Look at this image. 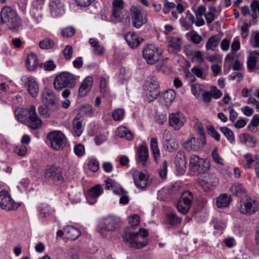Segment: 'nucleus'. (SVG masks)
<instances>
[{"label": "nucleus", "instance_id": "nucleus-1", "mask_svg": "<svg viewBox=\"0 0 259 259\" xmlns=\"http://www.w3.org/2000/svg\"><path fill=\"white\" fill-rule=\"evenodd\" d=\"M148 232L147 229L140 228L138 232L134 233L125 228L122 235L123 240L129 244L131 248L141 249L148 244Z\"/></svg>", "mask_w": 259, "mask_h": 259}, {"label": "nucleus", "instance_id": "nucleus-2", "mask_svg": "<svg viewBox=\"0 0 259 259\" xmlns=\"http://www.w3.org/2000/svg\"><path fill=\"white\" fill-rule=\"evenodd\" d=\"M21 19L17 12L9 6L3 7L1 11L0 24H6L10 29H16L21 25Z\"/></svg>", "mask_w": 259, "mask_h": 259}, {"label": "nucleus", "instance_id": "nucleus-3", "mask_svg": "<svg viewBox=\"0 0 259 259\" xmlns=\"http://www.w3.org/2000/svg\"><path fill=\"white\" fill-rule=\"evenodd\" d=\"M76 80L77 77L74 74L68 72H62L55 77L54 86L58 91L64 88L72 89L76 84Z\"/></svg>", "mask_w": 259, "mask_h": 259}, {"label": "nucleus", "instance_id": "nucleus-4", "mask_svg": "<svg viewBox=\"0 0 259 259\" xmlns=\"http://www.w3.org/2000/svg\"><path fill=\"white\" fill-rule=\"evenodd\" d=\"M130 12L132 24L135 28L139 29L147 22V13L141 7L132 6L130 8Z\"/></svg>", "mask_w": 259, "mask_h": 259}, {"label": "nucleus", "instance_id": "nucleus-5", "mask_svg": "<svg viewBox=\"0 0 259 259\" xmlns=\"http://www.w3.org/2000/svg\"><path fill=\"white\" fill-rule=\"evenodd\" d=\"M161 50L155 46L149 44L143 50V56L148 64H154L160 58Z\"/></svg>", "mask_w": 259, "mask_h": 259}, {"label": "nucleus", "instance_id": "nucleus-6", "mask_svg": "<svg viewBox=\"0 0 259 259\" xmlns=\"http://www.w3.org/2000/svg\"><path fill=\"white\" fill-rule=\"evenodd\" d=\"M189 166L191 170L195 172L202 173L209 170V162L196 155H192L190 157Z\"/></svg>", "mask_w": 259, "mask_h": 259}, {"label": "nucleus", "instance_id": "nucleus-7", "mask_svg": "<svg viewBox=\"0 0 259 259\" xmlns=\"http://www.w3.org/2000/svg\"><path fill=\"white\" fill-rule=\"evenodd\" d=\"M206 143L205 137L196 138L192 135L182 144L183 148L188 152H195L200 150Z\"/></svg>", "mask_w": 259, "mask_h": 259}, {"label": "nucleus", "instance_id": "nucleus-8", "mask_svg": "<svg viewBox=\"0 0 259 259\" xmlns=\"http://www.w3.org/2000/svg\"><path fill=\"white\" fill-rule=\"evenodd\" d=\"M258 209V202L249 196H246L240 201L239 211L242 214L251 215L257 211Z\"/></svg>", "mask_w": 259, "mask_h": 259}, {"label": "nucleus", "instance_id": "nucleus-9", "mask_svg": "<svg viewBox=\"0 0 259 259\" xmlns=\"http://www.w3.org/2000/svg\"><path fill=\"white\" fill-rule=\"evenodd\" d=\"M48 139L51 146L55 150L62 149L66 145V139L64 135L59 131H55L48 134Z\"/></svg>", "mask_w": 259, "mask_h": 259}, {"label": "nucleus", "instance_id": "nucleus-10", "mask_svg": "<svg viewBox=\"0 0 259 259\" xmlns=\"http://www.w3.org/2000/svg\"><path fill=\"white\" fill-rule=\"evenodd\" d=\"M145 94L149 101H153L158 97L160 91L159 83L155 77H152L149 80H147L145 85Z\"/></svg>", "mask_w": 259, "mask_h": 259}, {"label": "nucleus", "instance_id": "nucleus-11", "mask_svg": "<svg viewBox=\"0 0 259 259\" xmlns=\"http://www.w3.org/2000/svg\"><path fill=\"white\" fill-rule=\"evenodd\" d=\"M193 200V196L190 191L184 192L177 205L178 211L183 214L187 213L191 207Z\"/></svg>", "mask_w": 259, "mask_h": 259}, {"label": "nucleus", "instance_id": "nucleus-12", "mask_svg": "<svg viewBox=\"0 0 259 259\" xmlns=\"http://www.w3.org/2000/svg\"><path fill=\"white\" fill-rule=\"evenodd\" d=\"M120 222V219L116 217H108L101 220L98 226L99 232L102 230L113 231L118 227Z\"/></svg>", "mask_w": 259, "mask_h": 259}, {"label": "nucleus", "instance_id": "nucleus-13", "mask_svg": "<svg viewBox=\"0 0 259 259\" xmlns=\"http://www.w3.org/2000/svg\"><path fill=\"white\" fill-rule=\"evenodd\" d=\"M0 207L7 211L13 210L18 207V204L12 199L6 191H0Z\"/></svg>", "mask_w": 259, "mask_h": 259}, {"label": "nucleus", "instance_id": "nucleus-14", "mask_svg": "<svg viewBox=\"0 0 259 259\" xmlns=\"http://www.w3.org/2000/svg\"><path fill=\"white\" fill-rule=\"evenodd\" d=\"M185 122L186 118L182 112L179 111L169 114V125L175 130H179L184 125Z\"/></svg>", "mask_w": 259, "mask_h": 259}, {"label": "nucleus", "instance_id": "nucleus-15", "mask_svg": "<svg viewBox=\"0 0 259 259\" xmlns=\"http://www.w3.org/2000/svg\"><path fill=\"white\" fill-rule=\"evenodd\" d=\"M45 176L49 180L56 185L61 183L64 179L61 168L54 166L46 169Z\"/></svg>", "mask_w": 259, "mask_h": 259}, {"label": "nucleus", "instance_id": "nucleus-16", "mask_svg": "<svg viewBox=\"0 0 259 259\" xmlns=\"http://www.w3.org/2000/svg\"><path fill=\"white\" fill-rule=\"evenodd\" d=\"M30 112L27 120L28 126L33 130L40 127L42 125V121L37 115L34 106H30Z\"/></svg>", "mask_w": 259, "mask_h": 259}, {"label": "nucleus", "instance_id": "nucleus-17", "mask_svg": "<svg viewBox=\"0 0 259 259\" xmlns=\"http://www.w3.org/2000/svg\"><path fill=\"white\" fill-rule=\"evenodd\" d=\"M24 86L29 94L33 97L37 96L39 92L38 84L34 78L28 77L24 83Z\"/></svg>", "mask_w": 259, "mask_h": 259}, {"label": "nucleus", "instance_id": "nucleus-18", "mask_svg": "<svg viewBox=\"0 0 259 259\" xmlns=\"http://www.w3.org/2000/svg\"><path fill=\"white\" fill-rule=\"evenodd\" d=\"M199 182L203 188L211 189L218 184V181L215 176L207 174L203 178L200 179Z\"/></svg>", "mask_w": 259, "mask_h": 259}, {"label": "nucleus", "instance_id": "nucleus-19", "mask_svg": "<svg viewBox=\"0 0 259 259\" xmlns=\"http://www.w3.org/2000/svg\"><path fill=\"white\" fill-rule=\"evenodd\" d=\"M176 170L179 175H183L186 170L185 156L183 152H179L175 158Z\"/></svg>", "mask_w": 259, "mask_h": 259}, {"label": "nucleus", "instance_id": "nucleus-20", "mask_svg": "<svg viewBox=\"0 0 259 259\" xmlns=\"http://www.w3.org/2000/svg\"><path fill=\"white\" fill-rule=\"evenodd\" d=\"M134 183L138 189H144L148 185V177L144 173L136 172L134 174Z\"/></svg>", "mask_w": 259, "mask_h": 259}, {"label": "nucleus", "instance_id": "nucleus-21", "mask_svg": "<svg viewBox=\"0 0 259 259\" xmlns=\"http://www.w3.org/2000/svg\"><path fill=\"white\" fill-rule=\"evenodd\" d=\"M168 50L170 53H177L182 47V39L180 37L169 36L167 38Z\"/></svg>", "mask_w": 259, "mask_h": 259}, {"label": "nucleus", "instance_id": "nucleus-22", "mask_svg": "<svg viewBox=\"0 0 259 259\" xmlns=\"http://www.w3.org/2000/svg\"><path fill=\"white\" fill-rule=\"evenodd\" d=\"M93 83V79L92 77H87L82 82L81 85L78 90V95L79 97H82L91 90Z\"/></svg>", "mask_w": 259, "mask_h": 259}, {"label": "nucleus", "instance_id": "nucleus-23", "mask_svg": "<svg viewBox=\"0 0 259 259\" xmlns=\"http://www.w3.org/2000/svg\"><path fill=\"white\" fill-rule=\"evenodd\" d=\"M83 121V116L80 113H78L72 121L73 132L77 137L80 136L82 133Z\"/></svg>", "mask_w": 259, "mask_h": 259}, {"label": "nucleus", "instance_id": "nucleus-24", "mask_svg": "<svg viewBox=\"0 0 259 259\" xmlns=\"http://www.w3.org/2000/svg\"><path fill=\"white\" fill-rule=\"evenodd\" d=\"M137 156L139 162L144 165L149 157L148 148L145 143H143L137 151Z\"/></svg>", "mask_w": 259, "mask_h": 259}, {"label": "nucleus", "instance_id": "nucleus-25", "mask_svg": "<svg viewBox=\"0 0 259 259\" xmlns=\"http://www.w3.org/2000/svg\"><path fill=\"white\" fill-rule=\"evenodd\" d=\"M49 6L51 13L53 16H60L64 13L63 5L60 0H52Z\"/></svg>", "mask_w": 259, "mask_h": 259}, {"label": "nucleus", "instance_id": "nucleus-26", "mask_svg": "<svg viewBox=\"0 0 259 259\" xmlns=\"http://www.w3.org/2000/svg\"><path fill=\"white\" fill-rule=\"evenodd\" d=\"M124 38L131 48H136L139 46L142 39H140L138 36L133 32H127Z\"/></svg>", "mask_w": 259, "mask_h": 259}, {"label": "nucleus", "instance_id": "nucleus-27", "mask_svg": "<svg viewBox=\"0 0 259 259\" xmlns=\"http://www.w3.org/2000/svg\"><path fill=\"white\" fill-rule=\"evenodd\" d=\"M42 101L46 105L53 107H57L56 105V97L52 91L46 90L42 94Z\"/></svg>", "mask_w": 259, "mask_h": 259}, {"label": "nucleus", "instance_id": "nucleus-28", "mask_svg": "<svg viewBox=\"0 0 259 259\" xmlns=\"http://www.w3.org/2000/svg\"><path fill=\"white\" fill-rule=\"evenodd\" d=\"M65 236L68 239L75 240L80 235V231L72 226H67L64 228Z\"/></svg>", "mask_w": 259, "mask_h": 259}, {"label": "nucleus", "instance_id": "nucleus-29", "mask_svg": "<svg viewBox=\"0 0 259 259\" xmlns=\"http://www.w3.org/2000/svg\"><path fill=\"white\" fill-rule=\"evenodd\" d=\"M124 3L122 0H113L112 16L115 18H120V13L123 8Z\"/></svg>", "mask_w": 259, "mask_h": 259}, {"label": "nucleus", "instance_id": "nucleus-30", "mask_svg": "<svg viewBox=\"0 0 259 259\" xmlns=\"http://www.w3.org/2000/svg\"><path fill=\"white\" fill-rule=\"evenodd\" d=\"M231 200L232 199L230 196L226 194H223L217 198L216 204L219 208L227 207L230 205Z\"/></svg>", "mask_w": 259, "mask_h": 259}, {"label": "nucleus", "instance_id": "nucleus-31", "mask_svg": "<svg viewBox=\"0 0 259 259\" xmlns=\"http://www.w3.org/2000/svg\"><path fill=\"white\" fill-rule=\"evenodd\" d=\"M240 140L241 143L249 147H254L256 144L254 137L248 134H243L240 136Z\"/></svg>", "mask_w": 259, "mask_h": 259}, {"label": "nucleus", "instance_id": "nucleus-32", "mask_svg": "<svg viewBox=\"0 0 259 259\" xmlns=\"http://www.w3.org/2000/svg\"><path fill=\"white\" fill-rule=\"evenodd\" d=\"M220 37L219 35L216 34L211 36L207 40L205 45L206 50L207 51H214L218 46L220 41Z\"/></svg>", "mask_w": 259, "mask_h": 259}, {"label": "nucleus", "instance_id": "nucleus-33", "mask_svg": "<svg viewBox=\"0 0 259 259\" xmlns=\"http://www.w3.org/2000/svg\"><path fill=\"white\" fill-rule=\"evenodd\" d=\"M89 41L91 46L94 48V53L96 55L100 56L104 53L105 51L104 47L100 45L99 41L96 38H91Z\"/></svg>", "mask_w": 259, "mask_h": 259}, {"label": "nucleus", "instance_id": "nucleus-34", "mask_svg": "<svg viewBox=\"0 0 259 259\" xmlns=\"http://www.w3.org/2000/svg\"><path fill=\"white\" fill-rule=\"evenodd\" d=\"M164 148L170 152L176 151L179 147V142L178 140L175 138H169L165 141L163 145Z\"/></svg>", "mask_w": 259, "mask_h": 259}, {"label": "nucleus", "instance_id": "nucleus-35", "mask_svg": "<svg viewBox=\"0 0 259 259\" xmlns=\"http://www.w3.org/2000/svg\"><path fill=\"white\" fill-rule=\"evenodd\" d=\"M117 135L128 141L132 140L134 137L133 133L125 126H120L117 129Z\"/></svg>", "mask_w": 259, "mask_h": 259}, {"label": "nucleus", "instance_id": "nucleus-36", "mask_svg": "<svg viewBox=\"0 0 259 259\" xmlns=\"http://www.w3.org/2000/svg\"><path fill=\"white\" fill-rule=\"evenodd\" d=\"M150 148L152 151L154 159L157 161L160 157V150L158 146V141L156 138H152L150 140Z\"/></svg>", "mask_w": 259, "mask_h": 259}, {"label": "nucleus", "instance_id": "nucleus-37", "mask_svg": "<svg viewBox=\"0 0 259 259\" xmlns=\"http://www.w3.org/2000/svg\"><path fill=\"white\" fill-rule=\"evenodd\" d=\"M26 64L29 70H34L38 64L36 55L33 53L29 54L27 56Z\"/></svg>", "mask_w": 259, "mask_h": 259}, {"label": "nucleus", "instance_id": "nucleus-38", "mask_svg": "<svg viewBox=\"0 0 259 259\" xmlns=\"http://www.w3.org/2000/svg\"><path fill=\"white\" fill-rule=\"evenodd\" d=\"M57 107H53L48 105H46L45 107L40 106L38 110L39 114L45 117H49L51 116L53 113L56 111Z\"/></svg>", "mask_w": 259, "mask_h": 259}, {"label": "nucleus", "instance_id": "nucleus-39", "mask_svg": "<svg viewBox=\"0 0 259 259\" xmlns=\"http://www.w3.org/2000/svg\"><path fill=\"white\" fill-rule=\"evenodd\" d=\"M103 192V188L100 185H96L92 187L88 191V195L91 198H96L98 197Z\"/></svg>", "mask_w": 259, "mask_h": 259}, {"label": "nucleus", "instance_id": "nucleus-40", "mask_svg": "<svg viewBox=\"0 0 259 259\" xmlns=\"http://www.w3.org/2000/svg\"><path fill=\"white\" fill-rule=\"evenodd\" d=\"M230 190L234 195L237 196H241L245 193V190L240 184H234L231 187Z\"/></svg>", "mask_w": 259, "mask_h": 259}, {"label": "nucleus", "instance_id": "nucleus-41", "mask_svg": "<svg viewBox=\"0 0 259 259\" xmlns=\"http://www.w3.org/2000/svg\"><path fill=\"white\" fill-rule=\"evenodd\" d=\"M38 211L42 218L49 216L52 213V209L50 206L46 203H42L39 206Z\"/></svg>", "mask_w": 259, "mask_h": 259}, {"label": "nucleus", "instance_id": "nucleus-42", "mask_svg": "<svg viewBox=\"0 0 259 259\" xmlns=\"http://www.w3.org/2000/svg\"><path fill=\"white\" fill-rule=\"evenodd\" d=\"M221 132L226 138L232 143L235 141V137L232 131L227 126H222L220 128Z\"/></svg>", "mask_w": 259, "mask_h": 259}, {"label": "nucleus", "instance_id": "nucleus-43", "mask_svg": "<svg viewBox=\"0 0 259 259\" xmlns=\"http://www.w3.org/2000/svg\"><path fill=\"white\" fill-rule=\"evenodd\" d=\"M176 92L172 89L168 90L163 95V98L166 104H171L176 97Z\"/></svg>", "mask_w": 259, "mask_h": 259}, {"label": "nucleus", "instance_id": "nucleus-44", "mask_svg": "<svg viewBox=\"0 0 259 259\" xmlns=\"http://www.w3.org/2000/svg\"><path fill=\"white\" fill-rule=\"evenodd\" d=\"M55 45L54 41L50 38H46L39 43V47L41 49L49 50L53 48Z\"/></svg>", "mask_w": 259, "mask_h": 259}, {"label": "nucleus", "instance_id": "nucleus-45", "mask_svg": "<svg viewBox=\"0 0 259 259\" xmlns=\"http://www.w3.org/2000/svg\"><path fill=\"white\" fill-rule=\"evenodd\" d=\"M30 107L28 109H22L18 113H16L18 120L21 122L25 121L28 119V115L30 113Z\"/></svg>", "mask_w": 259, "mask_h": 259}, {"label": "nucleus", "instance_id": "nucleus-46", "mask_svg": "<svg viewBox=\"0 0 259 259\" xmlns=\"http://www.w3.org/2000/svg\"><path fill=\"white\" fill-rule=\"evenodd\" d=\"M167 221L170 225H176L180 224L181 222V219L178 217L174 212H170L166 215Z\"/></svg>", "mask_w": 259, "mask_h": 259}, {"label": "nucleus", "instance_id": "nucleus-47", "mask_svg": "<svg viewBox=\"0 0 259 259\" xmlns=\"http://www.w3.org/2000/svg\"><path fill=\"white\" fill-rule=\"evenodd\" d=\"M93 109L91 105L89 104H86L82 106L79 110V113L83 116L85 115H92L93 114Z\"/></svg>", "mask_w": 259, "mask_h": 259}, {"label": "nucleus", "instance_id": "nucleus-48", "mask_svg": "<svg viewBox=\"0 0 259 259\" xmlns=\"http://www.w3.org/2000/svg\"><path fill=\"white\" fill-rule=\"evenodd\" d=\"M216 8L214 7H211L209 8V12L204 16L208 24L211 23L215 19L214 13Z\"/></svg>", "mask_w": 259, "mask_h": 259}, {"label": "nucleus", "instance_id": "nucleus-49", "mask_svg": "<svg viewBox=\"0 0 259 259\" xmlns=\"http://www.w3.org/2000/svg\"><path fill=\"white\" fill-rule=\"evenodd\" d=\"M167 171V163L166 160H164L158 170V174L162 179H165L166 178Z\"/></svg>", "mask_w": 259, "mask_h": 259}, {"label": "nucleus", "instance_id": "nucleus-50", "mask_svg": "<svg viewBox=\"0 0 259 259\" xmlns=\"http://www.w3.org/2000/svg\"><path fill=\"white\" fill-rule=\"evenodd\" d=\"M128 221L130 226L127 228H129L130 231H132L131 230L133 229L135 226H137L139 225L140 223V218L138 215L134 214L129 217Z\"/></svg>", "mask_w": 259, "mask_h": 259}, {"label": "nucleus", "instance_id": "nucleus-51", "mask_svg": "<svg viewBox=\"0 0 259 259\" xmlns=\"http://www.w3.org/2000/svg\"><path fill=\"white\" fill-rule=\"evenodd\" d=\"M191 90L193 95L197 98L199 97L200 94L204 91V86L200 84H196L192 85Z\"/></svg>", "mask_w": 259, "mask_h": 259}, {"label": "nucleus", "instance_id": "nucleus-52", "mask_svg": "<svg viewBox=\"0 0 259 259\" xmlns=\"http://www.w3.org/2000/svg\"><path fill=\"white\" fill-rule=\"evenodd\" d=\"M27 151L26 147L22 144L16 146L15 147L14 152L20 156H24L25 155Z\"/></svg>", "mask_w": 259, "mask_h": 259}, {"label": "nucleus", "instance_id": "nucleus-53", "mask_svg": "<svg viewBox=\"0 0 259 259\" xmlns=\"http://www.w3.org/2000/svg\"><path fill=\"white\" fill-rule=\"evenodd\" d=\"M257 62L256 58L255 56H249L247 61V65L248 71L252 72Z\"/></svg>", "mask_w": 259, "mask_h": 259}, {"label": "nucleus", "instance_id": "nucleus-54", "mask_svg": "<svg viewBox=\"0 0 259 259\" xmlns=\"http://www.w3.org/2000/svg\"><path fill=\"white\" fill-rule=\"evenodd\" d=\"M124 115V111L122 109H117L112 113V117L116 121L122 119Z\"/></svg>", "mask_w": 259, "mask_h": 259}, {"label": "nucleus", "instance_id": "nucleus-55", "mask_svg": "<svg viewBox=\"0 0 259 259\" xmlns=\"http://www.w3.org/2000/svg\"><path fill=\"white\" fill-rule=\"evenodd\" d=\"M192 72L197 77L202 79L205 78V75L202 72V70L198 66H195L191 69Z\"/></svg>", "mask_w": 259, "mask_h": 259}, {"label": "nucleus", "instance_id": "nucleus-56", "mask_svg": "<svg viewBox=\"0 0 259 259\" xmlns=\"http://www.w3.org/2000/svg\"><path fill=\"white\" fill-rule=\"evenodd\" d=\"M207 133L209 135L217 141L220 140V135L218 132L215 130L213 126H207Z\"/></svg>", "mask_w": 259, "mask_h": 259}, {"label": "nucleus", "instance_id": "nucleus-57", "mask_svg": "<svg viewBox=\"0 0 259 259\" xmlns=\"http://www.w3.org/2000/svg\"><path fill=\"white\" fill-rule=\"evenodd\" d=\"M74 152L77 156H82L85 153V149L83 145L81 144L75 145L74 147Z\"/></svg>", "mask_w": 259, "mask_h": 259}, {"label": "nucleus", "instance_id": "nucleus-58", "mask_svg": "<svg viewBox=\"0 0 259 259\" xmlns=\"http://www.w3.org/2000/svg\"><path fill=\"white\" fill-rule=\"evenodd\" d=\"M100 92L102 94H105L108 92L107 81L104 77H101L100 82Z\"/></svg>", "mask_w": 259, "mask_h": 259}, {"label": "nucleus", "instance_id": "nucleus-59", "mask_svg": "<svg viewBox=\"0 0 259 259\" xmlns=\"http://www.w3.org/2000/svg\"><path fill=\"white\" fill-rule=\"evenodd\" d=\"M90 169L93 172H96L99 168V163L97 160L94 159L91 160L88 163Z\"/></svg>", "mask_w": 259, "mask_h": 259}, {"label": "nucleus", "instance_id": "nucleus-60", "mask_svg": "<svg viewBox=\"0 0 259 259\" xmlns=\"http://www.w3.org/2000/svg\"><path fill=\"white\" fill-rule=\"evenodd\" d=\"M75 32L74 28L71 27H68L62 30L61 33L64 37H71L72 36Z\"/></svg>", "mask_w": 259, "mask_h": 259}, {"label": "nucleus", "instance_id": "nucleus-61", "mask_svg": "<svg viewBox=\"0 0 259 259\" xmlns=\"http://www.w3.org/2000/svg\"><path fill=\"white\" fill-rule=\"evenodd\" d=\"M63 54L64 57L66 60H70L72 57L73 54V48L70 45H67L64 48L63 50Z\"/></svg>", "mask_w": 259, "mask_h": 259}, {"label": "nucleus", "instance_id": "nucleus-62", "mask_svg": "<svg viewBox=\"0 0 259 259\" xmlns=\"http://www.w3.org/2000/svg\"><path fill=\"white\" fill-rule=\"evenodd\" d=\"M194 128L199 133L201 137H205L203 125L201 122L199 121L196 122L194 125Z\"/></svg>", "mask_w": 259, "mask_h": 259}, {"label": "nucleus", "instance_id": "nucleus-63", "mask_svg": "<svg viewBox=\"0 0 259 259\" xmlns=\"http://www.w3.org/2000/svg\"><path fill=\"white\" fill-rule=\"evenodd\" d=\"M210 92L211 93L212 97L215 99L220 98L223 95L222 91L219 90L215 86L211 87Z\"/></svg>", "mask_w": 259, "mask_h": 259}, {"label": "nucleus", "instance_id": "nucleus-64", "mask_svg": "<svg viewBox=\"0 0 259 259\" xmlns=\"http://www.w3.org/2000/svg\"><path fill=\"white\" fill-rule=\"evenodd\" d=\"M107 140V138L106 137V136L104 134H100L98 136H97L95 139L94 141L95 142V144L97 146H99L101 144H102L104 142L106 141Z\"/></svg>", "mask_w": 259, "mask_h": 259}]
</instances>
